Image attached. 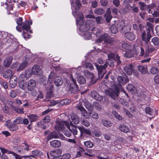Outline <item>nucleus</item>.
Instances as JSON below:
<instances>
[{"label":"nucleus","mask_w":159,"mask_h":159,"mask_svg":"<svg viewBox=\"0 0 159 159\" xmlns=\"http://www.w3.org/2000/svg\"><path fill=\"white\" fill-rule=\"evenodd\" d=\"M12 75V71L10 69H7L3 73V77L6 79L11 78Z\"/></svg>","instance_id":"bb28decb"},{"label":"nucleus","mask_w":159,"mask_h":159,"mask_svg":"<svg viewBox=\"0 0 159 159\" xmlns=\"http://www.w3.org/2000/svg\"><path fill=\"white\" fill-rule=\"evenodd\" d=\"M104 64H106V66L107 67L108 66H109L110 67H113L114 66V62L112 60H109L108 61H106V63Z\"/></svg>","instance_id":"8fccbe9b"},{"label":"nucleus","mask_w":159,"mask_h":159,"mask_svg":"<svg viewBox=\"0 0 159 159\" xmlns=\"http://www.w3.org/2000/svg\"><path fill=\"white\" fill-rule=\"evenodd\" d=\"M90 96L91 97L98 101L101 102L103 100L102 96L99 94L97 92L94 90H92L91 92Z\"/></svg>","instance_id":"9d476101"},{"label":"nucleus","mask_w":159,"mask_h":159,"mask_svg":"<svg viewBox=\"0 0 159 159\" xmlns=\"http://www.w3.org/2000/svg\"><path fill=\"white\" fill-rule=\"evenodd\" d=\"M77 109L79 110L81 115L84 117H85L87 115V112L86 110L81 104H77L76 106Z\"/></svg>","instance_id":"f3484780"},{"label":"nucleus","mask_w":159,"mask_h":159,"mask_svg":"<svg viewBox=\"0 0 159 159\" xmlns=\"http://www.w3.org/2000/svg\"><path fill=\"white\" fill-rule=\"evenodd\" d=\"M63 132L64 134L67 137H70L71 135V133L70 129L67 130H64Z\"/></svg>","instance_id":"e2e57ef3"},{"label":"nucleus","mask_w":159,"mask_h":159,"mask_svg":"<svg viewBox=\"0 0 159 159\" xmlns=\"http://www.w3.org/2000/svg\"><path fill=\"white\" fill-rule=\"evenodd\" d=\"M0 84L3 86L5 89H7L8 88V85L7 82H4L2 80H0Z\"/></svg>","instance_id":"0e129e2a"},{"label":"nucleus","mask_w":159,"mask_h":159,"mask_svg":"<svg viewBox=\"0 0 159 159\" xmlns=\"http://www.w3.org/2000/svg\"><path fill=\"white\" fill-rule=\"evenodd\" d=\"M13 57L10 56H8L3 62V65L5 67H9L12 63Z\"/></svg>","instance_id":"2eb2a0df"},{"label":"nucleus","mask_w":159,"mask_h":159,"mask_svg":"<svg viewBox=\"0 0 159 159\" xmlns=\"http://www.w3.org/2000/svg\"><path fill=\"white\" fill-rule=\"evenodd\" d=\"M127 89L132 93H135L137 91L136 88L132 84H129L128 85Z\"/></svg>","instance_id":"2f4dec72"},{"label":"nucleus","mask_w":159,"mask_h":159,"mask_svg":"<svg viewBox=\"0 0 159 159\" xmlns=\"http://www.w3.org/2000/svg\"><path fill=\"white\" fill-rule=\"evenodd\" d=\"M124 36L127 39L130 41H133L135 38V36L132 32L125 33Z\"/></svg>","instance_id":"aec40b11"},{"label":"nucleus","mask_w":159,"mask_h":159,"mask_svg":"<svg viewBox=\"0 0 159 159\" xmlns=\"http://www.w3.org/2000/svg\"><path fill=\"white\" fill-rule=\"evenodd\" d=\"M106 94L110 97L111 98L115 99L118 96L117 92H115L114 90L107 89L105 91Z\"/></svg>","instance_id":"f8f14e48"},{"label":"nucleus","mask_w":159,"mask_h":159,"mask_svg":"<svg viewBox=\"0 0 159 159\" xmlns=\"http://www.w3.org/2000/svg\"><path fill=\"white\" fill-rule=\"evenodd\" d=\"M105 12V10L102 8H97L94 11V13L98 15L103 14Z\"/></svg>","instance_id":"c03bdc74"},{"label":"nucleus","mask_w":159,"mask_h":159,"mask_svg":"<svg viewBox=\"0 0 159 159\" xmlns=\"http://www.w3.org/2000/svg\"><path fill=\"white\" fill-rule=\"evenodd\" d=\"M58 137V134L55 131L51 132L47 137L48 141L52 139H56Z\"/></svg>","instance_id":"5701e85b"},{"label":"nucleus","mask_w":159,"mask_h":159,"mask_svg":"<svg viewBox=\"0 0 159 159\" xmlns=\"http://www.w3.org/2000/svg\"><path fill=\"white\" fill-rule=\"evenodd\" d=\"M109 36L108 34L104 33L97 39L96 41L98 43H100L103 41L105 43V40H107Z\"/></svg>","instance_id":"4be33fe9"},{"label":"nucleus","mask_w":159,"mask_h":159,"mask_svg":"<svg viewBox=\"0 0 159 159\" xmlns=\"http://www.w3.org/2000/svg\"><path fill=\"white\" fill-rule=\"evenodd\" d=\"M71 128L69 129L74 135H76L78 133L77 128L78 129L80 132V137H83L84 136L85 134L88 136H90L92 135L91 131L89 129H87L83 126H78V127L76 125H74L72 122L70 121V123Z\"/></svg>","instance_id":"f257e3e1"},{"label":"nucleus","mask_w":159,"mask_h":159,"mask_svg":"<svg viewBox=\"0 0 159 159\" xmlns=\"http://www.w3.org/2000/svg\"><path fill=\"white\" fill-rule=\"evenodd\" d=\"M114 41V38L109 36L107 40H105V43L109 44L111 46L113 44Z\"/></svg>","instance_id":"e433bc0d"},{"label":"nucleus","mask_w":159,"mask_h":159,"mask_svg":"<svg viewBox=\"0 0 159 159\" xmlns=\"http://www.w3.org/2000/svg\"><path fill=\"white\" fill-rule=\"evenodd\" d=\"M89 115L94 119H98L99 117L98 113L93 111L90 112Z\"/></svg>","instance_id":"de8ad7c7"},{"label":"nucleus","mask_w":159,"mask_h":159,"mask_svg":"<svg viewBox=\"0 0 159 159\" xmlns=\"http://www.w3.org/2000/svg\"><path fill=\"white\" fill-rule=\"evenodd\" d=\"M135 70L134 67L132 64L128 65L124 67L125 72L128 75H131Z\"/></svg>","instance_id":"1a4fd4ad"},{"label":"nucleus","mask_w":159,"mask_h":159,"mask_svg":"<svg viewBox=\"0 0 159 159\" xmlns=\"http://www.w3.org/2000/svg\"><path fill=\"white\" fill-rule=\"evenodd\" d=\"M61 153L62 152L61 150L57 149L51 151L50 154L53 158L58 157H60Z\"/></svg>","instance_id":"dca6fc26"},{"label":"nucleus","mask_w":159,"mask_h":159,"mask_svg":"<svg viewBox=\"0 0 159 159\" xmlns=\"http://www.w3.org/2000/svg\"><path fill=\"white\" fill-rule=\"evenodd\" d=\"M109 59H111L115 61H116L118 65H119L121 63V61L120 60V57L117 54L116 56L115 54L113 53H111L108 55Z\"/></svg>","instance_id":"9b49d317"},{"label":"nucleus","mask_w":159,"mask_h":159,"mask_svg":"<svg viewBox=\"0 0 159 159\" xmlns=\"http://www.w3.org/2000/svg\"><path fill=\"white\" fill-rule=\"evenodd\" d=\"M72 121L75 124H78L80 123V118L77 116L72 114L71 116Z\"/></svg>","instance_id":"c85d7f7f"},{"label":"nucleus","mask_w":159,"mask_h":159,"mask_svg":"<svg viewBox=\"0 0 159 159\" xmlns=\"http://www.w3.org/2000/svg\"><path fill=\"white\" fill-rule=\"evenodd\" d=\"M51 146L53 148H58L61 145V142L59 140H54L50 142Z\"/></svg>","instance_id":"a211bd4d"},{"label":"nucleus","mask_w":159,"mask_h":159,"mask_svg":"<svg viewBox=\"0 0 159 159\" xmlns=\"http://www.w3.org/2000/svg\"><path fill=\"white\" fill-rule=\"evenodd\" d=\"M32 73L34 75H39L40 71H41V70L40 68V66L39 65H34L32 67L31 70Z\"/></svg>","instance_id":"6ab92c4d"},{"label":"nucleus","mask_w":159,"mask_h":159,"mask_svg":"<svg viewBox=\"0 0 159 159\" xmlns=\"http://www.w3.org/2000/svg\"><path fill=\"white\" fill-rule=\"evenodd\" d=\"M138 68L139 71L143 74H145L148 71L147 66L145 67V66H143L139 65L138 66Z\"/></svg>","instance_id":"473e14b6"},{"label":"nucleus","mask_w":159,"mask_h":159,"mask_svg":"<svg viewBox=\"0 0 159 159\" xmlns=\"http://www.w3.org/2000/svg\"><path fill=\"white\" fill-rule=\"evenodd\" d=\"M50 116L48 115L45 116L43 119V121L44 123L50 122Z\"/></svg>","instance_id":"774afa93"},{"label":"nucleus","mask_w":159,"mask_h":159,"mask_svg":"<svg viewBox=\"0 0 159 159\" xmlns=\"http://www.w3.org/2000/svg\"><path fill=\"white\" fill-rule=\"evenodd\" d=\"M82 125L86 127H88L90 126L89 122L86 119H84L81 121Z\"/></svg>","instance_id":"4d7b16f0"},{"label":"nucleus","mask_w":159,"mask_h":159,"mask_svg":"<svg viewBox=\"0 0 159 159\" xmlns=\"http://www.w3.org/2000/svg\"><path fill=\"white\" fill-rule=\"evenodd\" d=\"M149 71L152 74H155L158 73L159 70L157 67L152 66L150 69Z\"/></svg>","instance_id":"58836bf2"},{"label":"nucleus","mask_w":159,"mask_h":159,"mask_svg":"<svg viewBox=\"0 0 159 159\" xmlns=\"http://www.w3.org/2000/svg\"><path fill=\"white\" fill-rule=\"evenodd\" d=\"M112 113L115 117L119 120H121L122 119V117L120 114H118L116 111L114 110L112 111Z\"/></svg>","instance_id":"3c124183"},{"label":"nucleus","mask_w":159,"mask_h":159,"mask_svg":"<svg viewBox=\"0 0 159 159\" xmlns=\"http://www.w3.org/2000/svg\"><path fill=\"white\" fill-rule=\"evenodd\" d=\"M145 111L146 113L152 115V109L149 107H147L145 108Z\"/></svg>","instance_id":"338daca9"},{"label":"nucleus","mask_w":159,"mask_h":159,"mask_svg":"<svg viewBox=\"0 0 159 159\" xmlns=\"http://www.w3.org/2000/svg\"><path fill=\"white\" fill-rule=\"evenodd\" d=\"M140 31L141 32V36L143 41L146 43H148L150 41V39L152 37L150 33H147L146 34L145 31L144 30V26L143 25H139Z\"/></svg>","instance_id":"f03ea898"},{"label":"nucleus","mask_w":159,"mask_h":159,"mask_svg":"<svg viewBox=\"0 0 159 159\" xmlns=\"http://www.w3.org/2000/svg\"><path fill=\"white\" fill-rule=\"evenodd\" d=\"M101 123L104 126L107 128L111 126V123L110 121L103 120L102 121Z\"/></svg>","instance_id":"4c0bfd02"},{"label":"nucleus","mask_w":159,"mask_h":159,"mask_svg":"<svg viewBox=\"0 0 159 159\" xmlns=\"http://www.w3.org/2000/svg\"><path fill=\"white\" fill-rule=\"evenodd\" d=\"M152 42L155 45H158L159 44V38L157 37H155L153 38Z\"/></svg>","instance_id":"864d4df0"},{"label":"nucleus","mask_w":159,"mask_h":159,"mask_svg":"<svg viewBox=\"0 0 159 159\" xmlns=\"http://www.w3.org/2000/svg\"><path fill=\"white\" fill-rule=\"evenodd\" d=\"M36 87V82L35 80H30L28 82V89L30 91L33 90Z\"/></svg>","instance_id":"ddd939ff"},{"label":"nucleus","mask_w":159,"mask_h":159,"mask_svg":"<svg viewBox=\"0 0 159 159\" xmlns=\"http://www.w3.org/2000/svg\"><path fill=\"white\" fill-rule=\"evenodd\" d=\"M28 63L27 61L23 62L17 69V71H20L23 70L27 66Z\"/></svg>","instance_id":"a19ab883"},{"label":"nucleus","mask_w":159,"mask_h":159,"mask_svg":"<svg viewBox=\"0 0 159 159\" xmlns=\"http://www.w3.org/2000/svg\"><path fill=\"white\" fill-rule=\"evenodd\" d=\"M54 83L57 86H59L62 85L63 83V80L62 78L59 76L56 77L54 81Z\"/></svg>","instance_id":"b1692460"},{"label":"nucleus","mask_w":159,"mask_h":159,"mask_svg":"<svg viewBox=\"0 0 159 159\" xmlns=\"http://www.w3.org/2000/svg\"><path fill=\"white\" fill-rule=\"evenodd\" d=\"M121 46L124 49L128 50H131L132 49V46L129 43H123L121 44Z\"/></svg>","instance_id":"72a5a7b5"},{"label":"nucleus","mask_w":159,"mask_h":159,"mask_svg":"<svg viewBox=\"0 0 159 159\" xmlns=\"http://www.w3.org/2000/svg\"><path fill=\"white\" fill-rule=\"evenodd\" d=\"M22 35L23 38L25 39H26L27 38L30 39L31 37V35L30 34H27V32L25 31H23Z\"/></svg>","instance_id":"13d9d810"},{"label":"nucleus","mask_w":159,"mask_h":159,"mask_svg":"<svg viewBox=\"0 0 159 159\" xmlns=\"http://www.w3.org/2000/svg\"><path fill=\"white\" fill-rule=\"evenodd\" d=\"M32 153L33 155H31V156L32 157L34 158H36V157L40 156L43 154L41 151L38 150H33L32 151Z\"/></svg>","instance_id":"c756f323"},{"label":"nucleus","mask_w":159,"mask_h":159,"mask_svg":"<svg viewBox=\"0 0 159 159\" xmlns=\"http://www.w3.org/2000/svg\"><path fill=\"white\" fill-rule=\"evenodd\" d=\"M8 127L10 131H16L18 129V125L14 124L13 122L10 123Z\"/></svg>","instance_id":"cd10ccee"},{"label":"nucleus","mask_w":159,"mask_h":159,"mask_svg":"<svg viewBox=\"0 0 159 159\" xmlns=\"http://www.w3.org/2000/svg\"><path fill=\"white\" fill-rule=\"evenodd\" d=\"M92 33L93 34H95L96 37H99L101 35V32L99 31L98 29L96 27L93 28L92 29Z\"/></svg>","instance_id":"c9c22d12"},{"label":"nucleus","mask_w":159,"mask_h":159,"mask_svg":"<svg viewBox=\"0 0 159 159\" xmlns=\"http://www.w3.org/2000/svg\"><path fill=\"white\" fill-rule=\"evenodd\" d=\"M32 24V20H26L23 23L22 28L23 31L28 32L31 28L30 25Z\"/></svg>","instance_id":"6e6552de"},{"label":"nucleus","mask_w":159,"mask_h":159,"mask_svg":"<svg viewBox=\"0 0 159 159\" xmlns=\"http://www.w3.org/2000/svg\"><path fill=\"white\" fill-rule=\"evenodd\" d=\"M119 128L121 131L125 133H127L130 131L129 129L124 124L120 125Z\"/></svg>","instance_id":"393cba45"},{"label":"nucleus","mask_w":159,"mask_h":159,"mask_svg":"<svg viewBox=\"0 0 159 159\" xmlns=\"http://www.w3.org/2000/svg\"><path fill=\"white\" fill-rule=\"evenodd\" d=\"M146 29L147 33H150L151 31H153L152 24L149 22H148L147 26H146Z\"/></svg>","instance_id":"f704fd0d"},{"label":"nucleus","mask_w":159,"mask_h":159,"mask_svg":"<svg viewBox=\"0 0 159 159\" xmlns=\"http://www.w3.org/2000/svg\"><path fill=\"white\" fill-rule=\"evenodd\" d=\"M111 32L113 34H116L119 30L115 24L112 25L110 27Z\"/></svg>","instance_id":"37998d69"},{"label":"nucleus","mask_w":159,"mask_h":159,"mask_svg":"<svg viewBox=\"0 0 159 159\" xmlns=\"http://www.w3.org/2000/svg\"><path fill=\"white\" fill-rule=\"evenodd\" d=\"M118 81L117 84L120 86H122L123 85L125 84L129 81L128 77L125 75V77L122 76H119L117 78Z\"/></svg>","instance_id":"39448f33"},{"label":"nucleus","mask_w":159,"mask_h":159,"mask_svg":"<svg viewBox=\"0 0 159 159\" xmlns=\"http://www.w3.org/2000/svg\"><path fill=\"white\" fill-rule=\"evenodd\" d=\"M96 22L97 24H100L102 23L103 18L101 16H98L95 17Z\"/></svg>","instance_id":"680f3d73"},{"label":"nucleus","mask_w":159,"mask_h":159,"mask_svg":"<svg viewBox=\"0 0 159 159\" xmlns=\"http://www.w3.org/2000/svg\"><path fill=\"white\" fill-rule=\"evenodd\" d=\"M70 2L72 10V14L73 16H75L76 13L79 11L80 8L82 6L80 0H75V3L74 2V0H70Z\"/></svg>","instance_id":"7ed1b4c3"},{"label":"nucleus","mask_w":159,"mask_h":159,"mask_svg":"<svg viewBox=\"0 0 159 159\" xmlns=\"http://www.w3.org/2000/svg\"><path fill=\"white\" fill-rule=\"evenodd\" d=\"M22 117H18L13 122L17 125L18 124H22Z\"/></svg>","instance_id":"603ef678"},{"label":"nucleus","mask_w":159,"mask_h":159,"mask_svg":"<svg viewBox=\"0 0 159 159\" xmlns=\"http://www.w3.org/2000/svg\"><path fill=\"white\" fill-rule=\"evenodd\" d=\"M32 70L30 69L27 70L24 72V74L25 75V78L27 79V78L30 77L32 75Z\"/></svg>","instance_id":"09e8293b"},{"label":"nucleus","mask_w":159,"mask_h":159,"mask_svg":"<svg viewBox=\"0 0 159 159\" xmlns=\"http://www.w3.org/2000/svg\"><path fill=\"white\" fill-rule=\"evenodd\" d=\"M98 71V79L101 80L103 78L104 74H102L103 70H105L107 67L106 64H104L103 66L99 65L96 64L95 65Z\"/></svg>","instance_id":"0eeeda50"},{"label":"nucleus","mask_w":159,"mask_h":159,"mask_svg":"<svg viewBox=\"0 0 159 159\" xmlns=\"http://www.w3.org/2000/svg\"><path fill=\"white\" fill-rule=\"evenodd\" d=\"M47 96L49 98H51L53 96V91L52 90V88L51 87L49 88V90L48 91L47 93Z\"/></svg>","instance_id":"5fc2aeb1"},{"label":"nucleus","mask_w":159,"mask_h":159,"mask_svg":"<svg viewBox=\"0 0 159 159\" xmlns=\"http://www.w3.org/2000/svg\"><path fill=\"white\" fill-rule=\"evenodd\" d=\"M77 81L80 84H83L86 82V80L84 77L82 76H80L78 77Z\"/></svg>","instance_id":"ea45409f"},{"label":"nucleus","mask_w":159,"mask_h":159,"mask_svg":"<svg viewBox=\"0 0 159 159\" xmlns=\"http://www.w3.org/2000/svg\"><path fill=\"white\" fill-rule=\"evenodd\" d=\"M27 117L31 123L36 121L38 120L39 118L38 116L33 114L28 115Z\"/></svg>","instance_id":"a878e982"},{"label":"nucleus","mask_w":159,"mask_h":159,"mask_svg":"<svg viewBox=\"0 0 159 159\" xmlns=\"http://www.w3.org/2000/svg\"><path fill=\"white\" fill-rule=\"evenodd\" d=\"M65 128V126L63 123L59 122L57 123L55 126V129L58 131H63Z\"/></svg>","instance_id":"412c9836"},{"label":"nucleus","mask_w":159,"mask_h":159,"mask_svg":"<svg viewBox=\"0 0 159 159\" xmlns=\"http://www.w3.org/2000/svg\"><path fill=\"white\" fill-rule=\"evenodd\" d=\"M19 86L22 89H24L26 86V82L24 80L18 81Z\"/></svg>","instance_id":"79ce46f5"},{"label":"nucleus","mask_w":159,"mask_h":159,"mask_svg":"<svg viewBox=\"0 0 159 159\" xmlns=\"http://www.w3.org/2000/svg\"><path fill=\"white\" fill-rule=\"evenodd\" d=\"M17 79L16 76L11 78L9 81L10 87L12 88H15L17 85Z\"/></svg>","instance_id":"4468645a"},{"label":"nucleus","mask_w":159,"mask_h":159,"mask_svg":"<svg viewBox=\"0 0 159 159\" xmlns=\"http://www.w3.org/2000/svg\"><path fill=\"white\" fill-rule=\"evenodd\" d=\"M22 18L19 17L16 19V21L18 25L21 26L22 24Z\"/></svg>","instance_id":"bf43d9fd"},{"label":"nucleus","mask_w":159,"mask_h":159,"mask_svg":"<svg viewBox=\"0 0 159 159\" xmlns=\"http://www.w3.org/2000/svg\"><path fill=\"white\" fill-rule=\"evenodd\" d=\"M70 80L72 81L70 85V89L71 91V93H73L76 92L78 90V87L76 84V80L74 79L72 75H70Z\"/></svg>","instance_id":"20e7f679"},{"label":"nucleus","mask_w":159,"mask_h":159,"mask_svg":"<svg viewBox=\"0 0 159 159\" xmlns=\"http://www.w3.org/2000/svg\"><path fill=\"white\" fill-rule=\"evenodd\" d=\"M139 47L135 44L133 45V52L135 54L137 55L139 53Z\"/></svg>","instance_id":"49530a36"},{"label":"nucleus","mask_w":159,"mask_h":159,"mask_svg":"<svg viewBox=\"0 0 159 159\" xmlns=\"http://www.w3.org/2000/svg\"><path fill=\"white\" fill-rule=\"evenodd\" d=\"M61 159H69L71 157V155L69 153H66L62 155Z\"/></svg>","instance_id":"052dcab7"},{"label":"nucleus","mask_w":159,"mask_h":159,"mask_svg":"<svg viewBox=\"0 0 159 159\" xmlns=\"http://www.w3.org/2000/svg\"><path fill=\"white\" fill-rule=\"evenodd\" d=\"M9 95L12 98H15L17 95L16 91L15 90H12L9 93Z\"/></svg>","instance_id":"6e6d98bb"},{"label":"nucleus","mask_w":159,"mask_h":159,"mask_svg":"<svg viewBox=\"0 0 159 159\" xmlns=\"http://www.w3.org/2000/svg\"><path fill=\"white\" fill-rule=\"evenodd\" d=\"M84 144L85 146L88 148H91L94 146L93 143L90 141H87L84 142Z\"/></svg>","instance_id":"a18cd8bd"},{"label":"nucleus","mask_w":159,"mask_h":159,"mask_svg":"<svg viewBox=\"0 0 159 159\" xmlns=\"http://www.w3.org/2000/svg\"><path fill=\"white\" fill-rule=\"evenodd\" d=\"M119 30L121 31L123 30V28L124 29H126L128 31H130L131 30V26L129 25L125 26L124 21L121 20L118 21L117 23L116 26Z\"/></svg>","instance_id":"423d86ee"},{"label":"nucleus","mask_w":159,"mask_h":159,"mask_svg":"<svg viewBox=\"0 0 159 159\" xmlns=\"http://www.w3.org/2000/svg\"><path fill=\"white\" fill-rule=\"evenodd\" d=\"M2 110L3 112L7 114L9 112V108L6 105H5L2 107Z\"/></svg>","instance_id":"69168bd1"},{"label":"nucleus","mask_w":159,"mask_h":159,"mask_svg":"<svg viewBox=\"0 0 159 159\" xmlns=\"http://www.w3.org/2000/svg\"><path fill=\"white\" fill-rule=\"evenodd\" d=\"M140 53L139 56H144V57H148L149 55L148 52L146 50L145 52L144 48L142 47H140Z\"/></svg>","instance_id":"7c9ffc66"}]
</instances>
